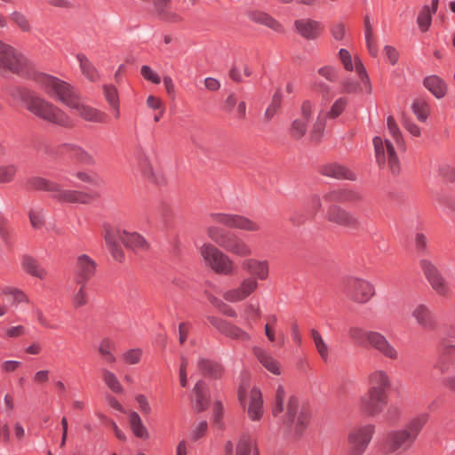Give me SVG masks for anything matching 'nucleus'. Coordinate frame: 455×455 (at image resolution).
Returning a JSON list of instances; mask_svg holds the SVG:
<instances>
[{"label": "nucleus", "mask_w": 455, "mask_h": 455, "mask_svg": "<svg viewBox=\"0 0 455 455\" xmlns=\"http://www.w3.org/2000/svg\"><path fill=\"white\" fill-rule=\"evenodd\" d=\"M272 413L275 417L283 413V424L296 435L303 434L310 420L309 413L300 405L299 399L282 384L275 387Z\"/></svg>", "instance_id": "1"}, {"label": "nucleus", "mask_w": 455, "mask_h": 455, "mask_svg": "<svg viewBox=\"0 0 455 455\" xmlns=\"http://www.w3.org/2000/svg\"><path fill=\"white\" fill-rule=\"evenodd\" d=\"M367 382V395L361 399L360 406L365 415L374 417L382 412L387 404L392 382L388 373L380 369L371 371Z\"/></svg>", "instance_id": "2"}, {"label": "nucleus", "mask_w": 455, "mask_h": 455, "mask_svg": "<svg viewBox=\"0 0 455 455\" xmlns=\"http://www.w3.org/2000/svg\"><path fill=\"white\" fill-rule=\"evenodd\" d=\"M427 419L428 415L422 413L411 418L403 428L390 431L387 435L385 441L387 452L393 453L397 451H407L410 449Z\"/></svg>", "instance_id": "3"}, {"label": "nucleus", "mask_w": 455, "mask_h": 455, "mask_svg": "<svg viewBox=\"0 0 455 455\" xmlns=\"http://www.w3.org/2000/svg\"><path fill=\"white\" fill-rule=\"evenodd\" d=\"M28 111L36 116L63 127H71L72 119L60 108L35 93H28L24 99Z\"/></svg>", "instance_id": "4"}, {"label": "nucleus", "mask_w": 455, "mask_h": 455, "mask_svg": "<svg viewBox=\"0 0 455 455\" xmlns=\"http://www.w3.org/2000/svg\"><path fill=\"white\" fill-rule=\"evenodd\" d=\"M348 336L356 343H362L365 340L387 359L397 361L400 358L397 348L380 332L365 331L358 326H351L348 329Z\"/></svg>", "instance_id": "5"}, {"label": "nucleus", "mask_w": 455, "mask_h": 455, "mask_svg": "<svg viewBox=\"0 0 455 455\" xmlns=\"http://www.w3.org/2000/svg\"><path fill=\"white\" fill-rule=\"evenodd\" d=\"M117 240L133 251H145L148 247L145 238L136 232H129L124 229H117L116 232L107 231L105 235L106 243L112 256L119 261L124 259V251Z\"/></svg>", "instance_id": "6"}, {"label": "nucleus", "mask_w": 455, "mask_h": 455, "mask_svg": "<svg viewBox=\"0 0 455 455\" xmlns=\"http://www.w3.org/2000/svg\"><path fill=\"white\" fill-rule=\"evenodd\" d=\"M238 400L251 420L259 421L262 418L263 398L259 388L250 387L247 382L242 383L238 388Z\"/></svg>", "instance_id": "7"}, {"label": "nucleus", "mask_w": 455, "mask_h": 455, "mask_svg": "<svg viewBox=\"0 0 455 455\" xmlns=\"http://www.w3.org/2000/svg\"><path fill=\"white\" fill-rule=\"evenodd\" d=\"M200 254L207 267L219 275L233 274L235 263L231 258L215 245L206 243L200 248Z\"/></svg>", "instance_id": "8"}, {"label": "nucleus", "mask_w": 455, "mask_h": 455, "mask_svg": "<svg viewBox=\"0 0 455 455\" xmlns=\"http://www.w3.org/2000/svg\"><path fill=\"white\" fill-rule=\"evenodd\" d=\"M36 83L48 96L57 99L66 106L76 93L69 84L51 75H39Z\"/></svg>", "instance_id": "9"}, {"label": "nucleus", "mask_w": 455, "mask_h": 455, "mask_svg": "<svg viewBox=\"0 0 455 455\" xmlns=\"http://www.w3.org/2000/svg\"><path fill=\"white\" fill-rule=\"evenodd\" d=\"M29 67V60L22 53L0 41V72L23 75Z\"/></svg>", "instance_id": "10"}, {"label": "nucleus", "mask_w": 455, "mask_h": 455, "mask_svg": "<svg viewBox=\"0 0 455 455\" xmlns=\"http://www.w3.org/2000/svg\"><path fill=\"white\" fill-rule=\"evenodd\" d=\"M419 266L432 290L440 297H450L451 288L437 266L427 259H422Z\"/></svg>", "instance_id": "11"}, {"label": "nucleus", "mask_w": 455, "mask_h": 455, "mask_svg": "<svg viewBox=\"0 0 455 455\" xmlns=\"http://www.w3.org/2000/svg\"><path fill=\"white\" fill-rule=\"evenodd\" d=\"M376 161L379 167L383 168L387 164L393 174L400 172V163L395 150L394 144L387 139L376 136L373 139Z\"/></svg>", "instance_id": "12"}, {"label": "nucleus", "mask_w": 455, "mask_h": 455, "mask_svg": "<svg viewBox=\"0 0 455 455\" xmlns=\"http://www.w3.org/2000/svg\"><path fill=\"white\" fill-rule=\"evenodd\" d=\"M344 288L347 298L360 305L366 304L375 295L374 285L370 281L356 276L348 277Z\"/></svg>", "instance_id": "13"}, {"label": "nucleus", "mask_w": 455, "mask_h": 455, "mask_svg": "<svg viewBox=\"0 0 455 455\" xmlns=\"http://www.w3.org/2000/svg\"><path fill=\"white\" fill-rule=\"evenodd\" d=\"M209 218L212 222L224 225L230 228H237L247 232H258L260 230V225L259 223L243 215L212 212Z\"/></svg>", "instance_id": "14"}, {"label": "nucleus", "mask_w": 455, "mask_h": 455, "mask_svg": "<svg viewBox=\"0 0 455 455\" xmlns=\"http://www.w3.org/2000/svg\"><path fill=\"white\" fill-rule=\"evenodd\" d=\"M375 427L368 424L353 427L347 434L350 451L347 455H363L370 444Z\"/></svg>", "instance_id": "15"}, {"label": "nucleus", "mask_w": 455, "mask_h": 455, "mask_svg": "<svg viewBox=\"0 0 455 455\" xmlns=\"http://www.w3.org/2000/svg\"><path fill=\"white\" fill-rule=\"evenodd\" d=\"M67 107L85 121L94 123H105L107 121V115L104 112L84 103L77 92L68 102Z\"/></svg>", "instance_id": "16"}, {"label": "nucleus", "mask_w": 455, "mask_h": 455, "mask_svg": "<svg viewBox=\"0 0 455 455\" xmlns=\"http://www.w3.org/2000/svg\"><path fill=\"white\" fill-rule=\"evenodd\" d=\"M258 286L259 283L254 277H245L237 287L226 291L223 298L229 302L242 301L252 294Z\"/></svg>", "instance_id": "17"}, {"label": "nucleus", "mask_w": 455, "mask_h": 455, "mask_svg": "<svg viewBox=\"0 0 455 455\" xmlns=\"http://www.w3.org/2000/svg\"><path fill=\"white\" fill-rule=\"evenodd\" d=\"M138 168L144 178L150 182L162 186L164 185L166 180L163 173L156 170L145 152H140L138 156Z\"/></svg>", "instance_id": "18"}, {"label": "nucleus", "mask_w": 455, "mask_h": 455, "mask_svg": "<svg viewBox=\"0 0 455 455\" xmlns=\"http://www.w3.org/2000/svg\"><path fill=\"white\" fill-rule=\"evenodd\" d=\"M326 219L330 222L351 229L357 228L359 226V221L356 217L337 205H332L329 208L326 213Z\"/></svg>", "instance_id": "19"}, {"label": "nucleus", "mask_w": 455, "mask_h": 455, "mask_svg": "<svg viewBox=\"0 0 455 455\" xmlns=\"http://www.w3.org/2000/svg\"><path fill=\"white\" fill-rule=\"evenodd\" d=\"M241 268L258 280H267L269 275V264L266 259H258L251 256L241 261Z\"/></svg>", "instance_id": "20"}, {"label": "nucleus", "mask_w": 455, "mask_h": 455, "mask_svg": "<svg viewBox=\"0 0 455 455\" xmlns=\"http://www.w3.org/2000/svg\"><path fill=\"white\" fill-rule=\"evenodd\" d=\"M97 264L86 254H81L76 263V283H87L95 274Z\"/></svg>", "instance_id": "21"}, {"label": "nucleus", "mask_w": 455, "mask_h": 455, "mask_svg": "<svg viewBox=\"0 0 455 455\" xmlns=\"http://www.w3.org/2000/svg\"><path fill=\"white\" fill-rule=\"evenodd\" d=\"M314 110L313 103L309 100H305L301 105V118L295 119L291 125V133L296 139L302 138L307 130V122L311 119Z\"/></svg>", "instance_id": "22"}, {"label": "nucleus", "mask_w": 455, "mask_h": 455, "mask_svg": "<svg viewBox=\"0 0 455 455\" xmlns=\"http://www.w3.org/2000/svg\"><path fill=\"white\" fill-rule=\"evenodd\" d=\"M209 321L211 324L217 328L221 333L231 339H238L241 341H248L251 339V336L248 332L235 325L226 322L225 320L212 316L209 317Z\"/></svg>", "instance_id": "23"}, {"label": "nucleus", "mask_w": 455, "mask_h": 455, "mask_svg": "<svg viewBox=\"0 0 455 455\" xmlns=\"http://www.w3.org/2000/svg\"><path fill=\"white\" fill-rule=\"evenodd\" d=\"M224 250L243 259L250 258L253 253L251 246L246 241L233 233L228 240Z\"/></svg>", "instance_id": "24"}, {"label": "nucleus", "mask_w": 455, "mask_h": 455, "mask_svg": "<svg viewBox=\"0 0 455 455\" xmlns=\"http://www.w3.org/2000/svg\"><path fill=\"white\" fill-rule=\"evenodd\" d=\"M411 315L422 329L431 330L435 327L434 315L428 306L416 305L411 311Z\"/></svg>", "instance_id": "25"}, {"label": "nucleus", "mask_w": 455, "mask_h": 455, "mask_svg": "<svg viewBox=\"0 0 455 455\" xmlns=\"http://www.w3.org/2000/svg\"><path fill=\"white\" fill-rule=\"evenodd\" d=\"M253 352L259 362L267 371L277 376L282 374V365L280 362L271 354L258 347H254Z\"/></svg>", "instance_id": "26"}, {"label": "nucleus", "mask_w": 455, "mask_h": 455, "mask_svg": "<svg viewBox=\"0 0 455 455\" xmlns=\"http://www.w3.org/2000/svg\"><path fill=\"white\" fill-rule=\"evenodd\" d=\"M297 32L307 39H315L322 29V25L310 19L298 20L294 23Z\"/></svg>", "instance_id": "27"}, {"label": "nucleus", "mask_w": 455, "mask_h": 455, "mask_svg": "<svg viewBox=\"0 0 455 455\" xmlns=\"http://www.w3.org/2000/svg\"><path fill=\"white\" fill-rule=\"evenodd\" d=\"M320 172L327 177L335 179H345L349 180H355V174L348 170L346 166L338 163H330L323 165Z\"/></svg>", "instance_id": "28"}, {"label": "nucleus", "mask_w": 455, "mask_h": 455, "mask_svg": "<svg viewBox=\"0 0 455 455\" xmlns=\"http://www.w3.org/2000/svg\"><path fill=\"white\" fill-rule=\"evenodd\" d=\"M439 0H431V6L424 5L417 17V24L422 32H427L432 23V15L437 11Z\"/></svg>", "instance_id": "29"}, {"label": "nucleus", "mask_w": 455, "mask_h": 455, "mask_svg": "<svg viewBox=\"0 0 455 455\" xmlns=\"http://www.w3.org/2000/svg\"><path fill=\"white\" fill-rule=\"evenodd\" d=\"M423 85L437 99L443 98L447 92V84L435 75L426 76L423 80Z\"/></svg>", "instance_id": "30"}, {"label": "nucleus", "mask_w": 455, "mask_h": 455, "mask_svg": "<svg viewBox=\"0 0 455 455\" xmlns=\"http://www.w3.org/2000/svg\"><path fill=\"white\" fill-rule=\"evenodd\" d=\"M21 266L28 274L36 278L43 280L48 275L47 270L42 266V264L37 259L30 256L25 255L22 257Z\"/></svg>", "instance_id": "31"}, {"label": "nucleus", "mask_w": 455, "mask_h": 455, "mask_svg": "<svg viewBox=\"0 0 455 455\" xmlns=\"http://www.w3.org/2000/svg\"><path fill=\"white\" fill-rule=\"evenodd\" d=\"M53 197L60 202L86 204L89 197L76 190L63 189L60 185V190L54 191Z\"/></svg>", "instance_id": "32"}, {"label": "nucleus", "mask_w": 455, "mask_h": 455, "mask_svg": "<svg viewBox=\"0 0 455 455\" xmlns=\"http://www.w3.org/2000/svg\"><path fill=\"white\" fill-rule=\"evenodd\" d=\"M455 350V346H446L444 347L440 354V358L435 363L434 368L444 377L451 372V363L449 359V356Z\"/></svg>", "instance_id": "33"}, {"label": "nucleus", "mask_w": 455, "mask_h": 455, "mask_svg": "<svg viewBox=\"0 0 455 455\" xmlns=\"http://www.w3.org/2000/svg\"><path fill=\"white\" fill-rule=\"evenodd\" d=\"M82 74L91 82H97L100 79V74L92 61L83 53L76 55Z\"/></svg>", "instance_id": "34"}, {"label": "nucleus", "mask_w": 455, "mask_h": 455, "mask_svg": "<svg viewBox=\"0 0 455 455\" xmlns=\"http://www.w3.org/2000/svg\"><path fill=\"white\" fill-rule=\"evenodd\" d=\"M255 450L256 442L253 436L248 433H243L235 443V455H251Z\"/></svg>", "instance_id": "35"}, {"label": "nucleus", "mask_w": 455, "mask_h": 455, "mask_svg": "<svg viewBox=\"0 0 455 455\" xmlns=\"http://www.w3.org/2000/svg\"><path fill=\"white\" fill-rule=\"evenodd\" d=\"M327 116L324 114V110H320L312 124V127L310 130L309 137L310 140L314 142H318L322 139L325 126H326V119Z\"/></svg>", "instance_id": "36"}, {"label": "nucleus", "mask_w": 455, "mask_h": 455, "mask_svg": "<svg viewBox=\"0 0 455 455\" xmlns=\"http://www.w3.org/2000/svg\"><path fill=\"white\" fill-rule=\"evenodd\" d=\"M249 18L251 20L263 24L276 32H283V30L282 25L277 20L265 12L258 11L251 12L249 13Z\"/></svg>", "instance_id": "37"}, {"label": "nucleus", "mask_w": 455, "mask_h": 455, "mask_svg": "<svg viewBox=\"0 0 455 455\" xmlns=\"http://www.w3.org/2000/svg\"><path fill=\"white\" fill-rule=\"evenodd\" d=\"M129 424L136 437L141 439H148L149 437V433L138 412L132 411L129 413Z\"/></svg>", "instance_id": "38"}, {"label": "nucleus", "mask_w": 455, "mask_h": 455, "mask_svg": "<svg viewBox=\"0 0 455 455\" xmlns=\"http://www.w3.org/2000/svg\"><path fill=\"white\" fill-rule=\"evenodd\" d=\"M197 367L204 374L213 379L220 378L223 371L222 367L219 363L205 358L198 359Z\"/></svg>", "instance_id": "39"}, {"label": "nucleus", "mask_w": 455, "mask_h": 455, "mask_svg": "<svg viewBox=\"0 0 455 455\" xmlns=\"http://www.w3.org/2000/svg\"><path fill=\"white\" fill-rule=\"evenodd\" d=\"M1 292L3 295L9 297L12 304L15 307L20 304H28L30 302L28 296L20 289L5 286L2 288Z\"/></svg>", "instance_id": "40"}, {"label": "nucleus", "mask_w": 455, "mask_h": 455, "mask_svg": "<svg viewBox=\"0 0 455 455\" xmlns=\"http://www.w3.org/2000/svg\"><path fill=\"white\" fill-rule=\"evenodd\" d=\"M29 188L35 190H44L54 194V191L60 190V184L48 180L41 177H33L28 180Z\"/></svg>", "instance_id": "41"}, {"label": "nucleus", "mask_w": 455, "mask_h": 455, "mask_svg": "<svg viewBox=\"0 0 455 455\" xmlns=\"http://www.w3.org/2000/svg\"><path fill=\"white\" fill-rule=\"evenodd\" d=\"M311 337L313 339L315 349L323 362H327L330 357V347L323 339L321 333L315 329L311 330Z\"/></svg>", "instance_id": "42"}, {"label": "nucleus", "mask_w": 455, "mask_h": 455, "mask_svg": "<svg viewBox=\"0 0 455 455\" xmlns=\"http://www.w3.org/2000/svg\"><path fill=\"white\" fill-rule=\"evenodd\" d=\"M12 23L22 33H32L33 27L29 19L21 12L14 11L10 14Z\"/></svg>", "instance_id": "43"}, {"label": "nucleus", "mask_w": 455, "mask_h": 455, "mask_svg": "<svg viewBox=\"0 0 455 455\" xmlns=\"http://www.w3.org/2000/svg\"><path fill=\"white\" fill-rule=\"evenodd\" d=\"M195 409L196 411H203L208 406V399L205 392V386L203 381H198L194 387Z\"/></svg>", "instance_id": "44"}, {"label": "nucleus", "mask_w": 455, "mask_h": 455, "mask_svg": "<svg viewBox=\"0 0 455 455\" xmlns=\"http://www.w3.org/2000/svg\"><path fill=\"white\" fill-rule=\"evenodd\" d=\"M206 233L212 241H213L215 243H217L223 249L232 234V233L226 232L223 229H221L216 226L208 227Z\"/></svg>", "instance_id": "45"}, {"label": "nucleus", "mask_w": 455, "mask_h": 455, "mask_svg": "<svg viewBox=\"0 0 455 455\" xmlns=\"http://www.w3.org/2000/svg\"><path fill=\"white\" fill-rule=\"evenodd\" d=\"M282 103V95L281 92L278 89L273 95L271 102L267 107L264 115H263V120L265 122H269L275 115L279 111L281 108Z\"/></svg>", "instance_id": "46"}, {"label": "nucleus", "mask_w": 455, "mask_h": 455, "mask_svg": "<svg viewBox=\"0 0 455 455\" xmlns=\"http://www.w3.org/2000/svg\"><path fill=\"white\" fill-rule=\"evenodd\" d=\"M86 283H76V287L72 294V305L75 308L82 307L87 303Z\"/></svg>", "instance_id": "47"}, {"label": "nucleus", "mask_w": 455, "mask_h": 455, "mask_svg": "<svg viewBox=\"0 0 455 455\" xmlns=\"http://www.w3.org/2000/svg\"><path fill=\"white\" fill-rule=\"evenodd\" d=\"M102 379L105 384L111 389L114 393L121 394L124 392V388L116 378V376L110 371L107 369H103L102 371Z\"/></svg>", "instance_id": "48"}, {"label": "nucleus", "mask_w": 455, "mask_h": 455, "mask_svg": "<svg viewBox=\"0 0 455 455\" xmlns=\"http://www.w3.org/2000/svg\"><path fill=\"white\" fill-rule=\"evenodd\" d=\"M355 70L356 71L358 77L361 81L362 89L365 90L367 92L370 93L371 92V85L370 83L369 76L361 60L357 57L355 58Z\"/></svg>", "instance_id": "49"}, {"label": "nucleus", "mask_w": 455, "mask_h": 455, "mask_svg": "<svg viewBox=\"0 0 455 455\" xmlns=\"http://www.w3.org/2000/svg\"><path fill=\"white\" fill-rule=\"evenodd\" d=\"M347 103L348 100L346 97H339L332 103L329 111H324V114L328 118L335 119L341 115Z\"/></svg>", "instance_id": "50"}, {"label": "nucleus", "mask_w": 455, "mask_h": 455, "mask_svg": "<svg viewBox=\"0 0 455 455\" xmlns=\"http://www.w3.org/2000/svg\"><path fill=\"white\" fill-rule=\"evenodd\" d=\"M412 111L420 122H425L428 116L429 106L422 99H417L412 106Z\"/></svg>", "instance_id": "51"}, {"label": "nucleus", "mask_w": 455, "mask_h": 455, "mask_svg": "<svg viewBox=\"0 0 455 455\" xmlns=\"http://www.w3.org/2000/svg\"><path fill=\"white\" fill-rule=\"evenodd\" d=\"M28 217L31 226L36 228H41L44 224V214L42 209L34 208L29 210Z\"/></svg>", "instance_id": "52"}, {"label": "nucleus", "mask_w": 455, "mask_h": 455, "mask_svg": "<svg viewBox=\"0 0 455 455\" xmlns=\"http://www.w3.org/2000/svg\"><path fill=\"white\" fill-rule=\"evenodd\" d=\"M16 172L17 167L14 164L0 165V184L9 183L13 180Z\"/></svg>", "instance_id": "53"}, {"label": "nucleus", "mask_w": 455, "mask_h": 455, "mask_svg": "<svg viewBox=\"0 0 455 455\" xmlns=\"http://www.w3.org/2000/svg\"><path fill=\"white\" fill-rule=\"evenodd\" d=\"M387 130L389 135L392 137L393 140L397 146L402 145L403 138L400 129L398 128L395 119L393 116H388L387 120Z\"/></svg>", "instance_id": "54"}, {"label": "nucleus", "mask_w": 455, "mask_h": 455, "mask_svg": "<svg viewBox=\"0 0 455 455\" xmlns=\"http://www.w3.org/2000/svg\"><path fill=\"white\" fill-rule=\"evenodd\" d=\"M142 353L140 348H131L122 355V358L128 364H137L140 362Z\"/></svg>", "instance_id": "55"}, {"label": "nucleus", "mask_w": 455, "mask_h": 455, "mask_svg": "<svg viewBox=\"0 0 455 455\" xmlns=\"http://www.w3.org/2000/svg\"><path fill=\"white\" fill-rule=\"evenodd\" d=\"M103 94L109 106L116 105L119 102L118 92L116 86L105 84L103 86Z\"/></svg>", "instance_id": "56"}, {"label": "nucleus", "mask_w": 455, "mask_h": 455, "mask_svg": "<svg viewBox=\"0 0 455 455\" xmlns=\"http://www.w3.org/2000/svg\"><path fill=\"white\" fill-rule=\"evenodd\" d=\"M339 58L346 70L353 71L355 69V59H352V56L347 50L340 49L339 52Z\"/></svg>", "instance_id": "57"}, {"label": "nucleus", "mask_w": 455, "mask_h": 455, "mask_svg": "<svg viewBox=\"0 0 455 455\" xmlns=\"http://www.w3.org/2000/svg\"><path fill=\"white\" fill-rule=\"evenodd\" d=\"M207 428H208V423L206 420H201L198 423H196L194 426V427L191 431V434H190L192 440L197 441L200 438H202L205 435Z\"/></svg>", "instance_id": "58"}, {"label": "nucleus", "mask_w": 455, "mask_h": 455, "mask_svg": "<svg viewBox=\"0 0 455 455\" xmlns=\"http://www.w3.org/2000/svg\"><path fill=\"white\" fill-rule=\"evenodd\" d=\"M116 350L115 342L108 337L103 338L98 346V352L102 356L108 352H114Z\"/></svg>", "instance_id": "59"}, {"label": "nucleus", "mask_w": 455, "mask_h": 455, "mask_svg": "<svg viewBox=\"0 0 455 455\" xmlns=\"http://www.w3.org/2000/svg\"><path fill=\"white\" fill-rule=\"evenodd\" d=\"M146 104L148 108L153 109V110H158L161 111V115H164L165 107L164 101L154 95H149L147 98Z\"/></svg>", "instance_id": "60"}, {"label": "nucleus", "mask_w": 455, "mask_h": 455, "mask_svg": "<svg viewBox=\"0 0 455 455\" xmlns=\"http://www.w3.org/2000/svg\"><path fill=\"white\" fill-rule=\"evenodd\" d=\"M383 53L386 57L387 60L390 64L395 65L397 63L398 59H399V52L394 46L386 45L383 48Z\"/></svg>", "instance_id": "61"}, {"label": "nucleus", "mask_w": 455, "mask_h": 455, "mask_svg": "<svg viewBox=\"0 0 455 455\" xmlns=\"http://www.w3.org/2000/svg\"><path fill=\"white\" fill-rule=\"evenodd\" d=\"M318 74L331 82H333L337 79V70L335 68L331 66H325L319 68Z\"/></svg>", "instance_id": "62"}, {"label": "nucleus", "mask_w": 455, "mask_h": 455, "mask_svg": "<svg viewBox=\"0 0 455 455\" xmlns=\"http://www.w3.org/2000/svg\"><path fill=\"white\" fill-rule=\"evenodd\" d=\"M140 72H141L142 76L146 80H148L156 84L160 83V77L151 69L150 67L142 66Z\"/></svg>", "instance_id": "63"}, {"label": "nucleus", "mask_w": 455, "mask_h": 455, "mask_svg": "<svg viewBox=\"0 0 455 455\" xmlns=\"http://www.w3.org/2000/svg\"><path fill=\"white\" fill-rule=\"evenodd\" d=\"M331 33L333 38L337 41H340L345 37L346 28L342 23H335L331 28Z\"/></svg>", "instance_id": "64"}]
</instances>
